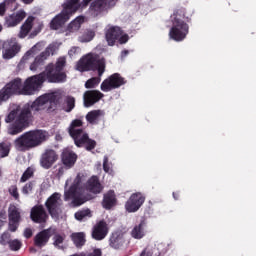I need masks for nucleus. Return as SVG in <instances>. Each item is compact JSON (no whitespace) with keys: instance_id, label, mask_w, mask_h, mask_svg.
I'll use <instances>...</instances> for the list:
<instances>
[{"instance_id":"1","label":"nucleus","mask_w":256,"mask_h":256,"mask_svg":"<svg viewBox=\"0 0 256 256\" xmlns=\"http://www.w3.org/2000/svg\"><path fill=\"white\" fill-rule=\"evenodd\" d=\"M83 181H85L84 174H78L74 181L71 179L66 181L64 199L65 201H72V207H80L83 203L93 199L92 195H97L103 191V186L97 176L88 179L84 186Z\"/></svg>"},{"instance_id":"2","label":"nucleus","mask_w":256,"mask_h":256,"mask_svg":"<svg viewBox=\"0 0 256 256\" xmlns=\"http://www.w3.org/2000/svg\"><path fill=\"white\" fill-rule=\"evenodd\" d=\"M46 103H50L48 94L39 96L35 102L25 104L23 107L13 105L11 111L5 117V123H13L8 129V133L10 135L21 133L29 125L31 113L45 109Z\"/></svg>"},{"instance_id":"3","label":"nucleus","mask_w":256,"mask_h":256,"mask_svg":"<svg viewBox=\"0 0 256 256\" xmlns=\"http://www.w3.org/2000/svg\"><path fill=\"white\" fill-rule=\"evenodd\" d=\"M79 1L80 0H67L63 4V10L61 13L56 15L50 22L51 29L63 33L65 31V29H63V25L71 19V15L77 13V11L83 10L84 7L89 5L91 2V0H83L81 3H79Z\"/></svg>"},{"instance_id":"4","label":"nucleus","mask_w":256,"mask_h":256,"mask_svg":"<svg viewBox=\"0 0 256 256\" xmlns=\"http://www.w3.org/2000/svg\"><path fill=\"white\" fill-rule=\"evenodd\" d=\"M187 21H189V18L185 16V9L174 10L171 15L172 27L169 31V38L177 42L184 41L189 34V24H187Z\"/></svg>"},{"instance_id":"5","label":"nucleus","mask_w":256,"mask_h":256,"mask_svg":"<svg viewBox=\"0 0 256 256\" xmlns=\"http://www.w3.org/2000/svg\"><path fill=\"white\" fill-rule=\"evenodd\" d=\"M49 139V133L44 130H32L22 134L15 142V148L18 151H29L43 145Z\"/></svg>"},{"instance_id":"6","label":"nucleus","mask_w":256,"mask_h":256,"mask_svg":"<svg viewBox=\"0 0 256 256\" xmlns=\"http://www.w3.org/2000/svg\"><path fill=\"white\" fill-rule=\"evenodd\" d=\"M76 71L83 73L85 71H95L98 70V75L101 77L105 73V60L99 59L97 54L89 53L84 55L75 66Z\"/></svg>"},{"instance_id":"7","label":"nucleus","mask_w":256,"mask_h":256,"mask_svg":"<svg viewBox=\"0 0 256 256\" xmlns=\"http://www.w3.org/2000/svg\"><path fill=\"white\" fill-rule=\"evenodd\" d=\"M82 125L83 122L80 119L73 120L69 127L70 136L74 139L76 147H83L85 145L87 151H91L95 149L96 142L89 139L87 133L79 129Z\"/></svg>"},{"instance_id":"8","label":"nucleus","mask_w":256,"mask_h":256,"mask_svg":"<svg viewBox=\"0 0 256 256\" xmlns=\"http://www.w3.org/2000/svg\"><path fill=\"white\" fill-rule=\"evenodd\" d=\"M66 63L67 60L65 57H60L55 66H53V64L47 66L44 73L49 83H64V81L67 80V75L63 72Z\"/></svg>"},{"instance_id":"9","label":"nucleus","mask_w":256,"mask_h":256,"mask_svg":"<svg viewBox=\"0 0 256 256\" xmlns=\"http://www.w3.org/2000/svg\"><path fill=\"white\" fill-rule=\"evenodd\" d=\"M45 81H47L45 72L28 77L22 84L23 95H35V93L41 89Z\"/></svg>"},{"instance_id":"10","label":"nucleus","mask_w":256,"mask_h":256,"mask_svg":"<svg viewBox=\"0 0 256 256\" xmlns=\"http://www.w3.org/2000/svg\"><path fill=\"white\" fill-rule=\"evenodd\" d=\"M31 29H33L31 37H35V35L41 33V29H43V23L35 21V18L33 16H29L20 27L18 37L20 39H25V37H27L31 32Z\"/></svg>"},{"instance_id":"11","label":"nucleus","mask_w":256,"mask_h":256,"mask_svg":"<svg viewBox=\"0 0 256 256\" xmlns=\"http://www.w3.org/2000/svg\"><path fill=\"white\" fill-rule=\"evenodd\" d=\"M106 41L110 47H113L116 41H119V43L123 45L129 41V35L125 34L121 28L111 26L106 31Z\"/></svg>"},{"instance_id":"12","label":"nucleus","mask_w":256,"mask_h":256,"mask_svg":"<svg viewBox=\"0 0 256 256\" xmlns=\"http://www.w3.org/2000/svg\"><path fill=\"white\" fill-rule=\"evenodd\" d=\"M145 203V194L135 192L130 195L125 203V210L127 213H137Z\"/></svg>"},{"instance_id":"13","label":"nucleus","mask_w":256,"mask_h":256,"mask_svg":"<svg viewBox=\"0 0 256 256\" xmlns=\"http://www.w3.org/2000/svg\"><path fill=\"white\" fill-rule=\"evenodd\" d=\"M117 0H94L90 5V15L92 17H99L103 15L109 9V7H115Z\"/></svg>"},{"instance_id":"14","label":"nucleus","mask_w":256,"mask_h":256,"mask_svg":"<svg viewBox=\"0 0 256 256\" xmlns=\"http://www.w3.org/2000/svg\"><path fill=\"white\" fill-rule=\"evenodd\" d=\"M61 205H63V201L61 200V194L59 193H54L47 199L46 207L51 217L57 218L61 215Z\"/></svg>"},{"instance_id":"15","label":"nucleus","mask_w":256,"mask_h":256,"mask_svg":"<svg viewBox=\"0 0 256 256\" xmlns=\"http://www.w3.org/2000/svg\"><path fill=\"white\" fill-rule=\"evenodd\" d=\"M122 85H125V79L119 74H113L102 82L100 89L104 93H109L113 89H119Z\"/></svg>"},{"instance_id":"16","label":"nucleus","mask_w":256,"mask_h":256,"mask_svg":"<svg viewBox=\"0 0 256 256\" xmlns=\"http://www.w3.org/2000/svg\"><path fill=\"white\" fill-rule=\"evenodd\" d=\"M21 46L17 43L16 39L8 40L4 43V50L2 52L3 59H13L19 51Z\"/></svg>"},{"instance_id":"17","label":"nucleus","mask_w":256,"mask_h":256,"mask_svg":"<svg viewBox=\"0 0 256 256\" xmlns=\"http://www.w3.org/2000/svg\"><path fill=\"white\" fill-rule=\"evenodd\" d=\"M27 17V12L25 10H18L5 17L4 25L5 27H17Z\"/></svg>"},{"instance_id":"18","label":"nucleus","mask_w":256,"mask_h":256,"mask_svg":"<svg viewBox=\"0 0 256 256\" xmlns=\"http://www.w3.org/2000/svg\"><path fill=\"white\" fill-rule=\"evenodd\" d=\"M57 159H59V157L55 151L46 150L40 158V165L43 167V169H51Z\"/></svg>"},{"instance_id":"19","label":"nucleus","mask_w":256,"mask_h":256,"mask_svg":"<svg viewBox=\"0 0 256 256\" xmlns=\"http://www.w3.org/2000/svg\"><path fill=\"white\" fill-rule=\"evenodd\" d=\"M107 233H109L107 223L105 221H100L94 226L92 230V237L96 241H103V239L107 237Z\"/></svg>"},{"instance_id":"20","label":"nucleus","mask_w":256,"mask_h":256,"mask_svg":"<svg viewBox=\"0 0 256 256\" xmlns=\"http://www.w3.org/2000/svg\"><path fill=\"white\" fill-rule=\"evenodd\" d=\"M57 51V46L50 45L44 52L40 54V56L36 57L34 63L30 65V71H35L39 65H41L45 59L49 57V55H53Z\"/></svg>"},{"instance_id":"21","label":"nucleus","mask_w":256,"mask_h":256,"mask_svg":"<svg viewBox=\"0 0 256 256\" xmlns=\"http://www.w3.org/2000/svg\"><path fill=\"white\" fill-rule=\"evenodd\" d=\"M85 23V17L78 16L72 20L67 27L62 31L66 37H71L73 33H77L81 29V25Z\"/></svg>"},{"instance_id":"22","label":"nucleus","mask_w":256,"mask_h":256,"mask_svg":"<svg viewBox=\"0 0 256 256\" xmlns=\"http://www.w3.org/2000/svg\"><path fill=\"white\" fill-rule=\"evenodd\" d=\"M85 23V17L78 16L72 20L67 27L62 31L66 37H71L73 33H77L81 29V25Z\"/></svg>"},{"instance_id":"23","label":"nucleus","mask_w":256,"mask_h":256,"mask_svg":"<svg viewBox=\"0 0 256 256\" xmlns=\"http://www.w3.org/2000/svg\"><path fill=\"white\" fill-rule=\"evenodd\" d=\"M147 235V222L142 220L139 224H136L130 230V236L132 239L141 240Z\"/></svg>"},{"instance_id":"24","label":"nucleus","mask_w":256,"mask_h":256,"mask_svg":"<svg viewBox=\"0 0 256 256\" xmlns=\"http://www.w3.org/2000/svg\"><path fill=\"white\" fill-rule=\"evenodd\" d=\"M127 245V240L125 239V234L121 232H115L110 238V247L112 249H125Z\"/></svg>"},{"instance_id":"25","label":"nucleus","mask_w":256,"mask_h":256,"mask_svg":"<svg viewBox=\"0 0 256 256\" xmlns=\"http://www.w3.org/2000/svg\"><path fill=\"white\" fill-rule=\"evenodd\" d=\"M100 99H103V93L97 90L87 91L84 94V106L91 107L95 105Z\"/></svg>"},{"instance_id":"26","label":"nucleus","mask_w":256,"mask_h":256,"mask_svg":"<svg viewBox=\"0 0 256 256\" xmlns=\"http://www.w3.org/2000/svg\"><path fill=\"white\" fill-rule=\"evenodd\" d=\"M30 217L34 223H45L47 221V213L43 206H34L31 210Z\"/></svg>"},{"instance_id":"27","label":"nucleus","mask_w":256,"mask_h":256,"mask_svg":"<svg viewBox=\"0 0 256 256\" xmlns=\"http://www.w3.org/2000/svg\"><path fill=\"white\" fill-rule=\"evenodd\" d=\"M77 162V154L73 151L69 150L68 148L64 149L62 152V163L68 169H71L73 165Z\"/></svg>"},{"instance_id":"28","label":"nucleus","mask_w":256,"mask_h":256,"mask_svg":"<svg viewBox=\"0 0 256 256\" xmlns=\"http://www.w3.org/2000/svg\"><path fill=\"white\" fill-rule=\"evenodd\" d=\"M11 95H23V82L17 78L5 85Z\"/></svg>"},{"instance_id":"29","label":"nucleus","mask_w":256,"mask_h":256,"mask_svg":"<svg viewBox=\"0 0 256 256\" xmlns=\"http://www.w3.org/2000/svg\"><path fill=\"white\" fill-rule=\"evenodd\" d=\"M52 233H55V231L48 229L37 234L35 237V245H37V247H43V245H46Z\"/></svg>"},{"instance_id":"30","label":"nucleus","mask_w":256,"mask_h":256,"mask_svg":"<svg viewBox=\"0 0 256 256\" xmlns=\"http://www.w3.org/2000/svg\"><path fill=\"white\" fill-rule=\"evenodd\" d=\"M116 205H117V197L115 196V192L109 191L104 195L102 207H104V209H111Z\"/></svg>"},{"instance_id":"31","label":"nucleus","mask_w":256,"mask_h":256,"mask_svg":"<svg viewBox=\"0 0 256 256\" xmlns=\"http://www.w3.org/2000/svg\"><path fill=\"white\" fill-rule=\"evenodd\" d=\"M43 49V45L36 44L34 47L31 48L30 51H28L22 58L21 63H29L30 61H33V57L39 53Z\"/></svg>"},{"instance_id":"32","label":"nucleus","mask_w":256,"mask_h":256,"mask_svg":"<svg viewBox=\"0 0 256 256\" xmlns=\"http://www.w3.org/2000/svg\"><path fill=\"white\" fill-rule=\"evenodd\" d=\"M104 115L105 112L103 110H92L86 115V120L88 121V123L95 124Z\"/></svg>"},{"instance_id":"33","label":"nucleus","mask_w":256,"mask_h":256,"mask_svg":"<svg viewBox=\"0 0 256 256\" xmlns=\"http://www.w3.org/2000/svg\"><path fill=\"white\" fill-rule=\"evenodd\" d=\"M74 217L77 221H85V219H91V217H93V211L89 208H85L76 212Z\"/></svg>"},{"instance_id":"34","label":"nucleus","mask_w":256,"mask_h":256,"mask_svg":"<svg viewBox=\"0 0 256 256\" xmlns=\"http://www.w3.org/2000/svg\"><path fill=\"white\" fill-rule=\"evenodd\" d=\"M95 39V31L86 30L80 36H78L79 43H91Z\"/></svg>"},{"instance_id":"35","label":"nucleus","mask_w":256,"mask_h":256,"mask_svg":"<svg viewBox=\"0 0 256 256\" xmlns=\"http://www.w3.org/2000/svg\"><path fill=\"white\" fill-rule=\"evenodd\" d=\"M8 217L9 219H14L16 221H21V212L19 208L15 204H11L8 209Z\"/></svg>"},{"instance_id":"36","label":"nucleus","mask_w":256,"mask_h":256,"mask_svg":"<svg viewBox=\"0 0 256 256\" xmlns=\"http://www.w3.org/2000/svg\"><path fill=\"white\" fill-rule=\"evenodd\" d=\"M71 239L76 247H83V245H85V233L83 232L73 233Z\"/></svg>"},{"instance_id":"37","label":"nucleus","mask_w":256,"mask_h":256,"mask_svg":"<svg viewBox=\"0 0 256 256\" xmlns=\"http://www.w3.org/2000/svg\"><path fill=\"white\" fill-rule=\"evenodd\" d=\"M49 96V102L52 105H59L61 103V99H63V92L56 91L53 93H48Z\"/></svg>"},{"instance_id":"38","label":"nucleus","mask_w":256,"mask_h":256,"mask_svg":"<svg viewBox=\"0 0 256 256\" xmlns=\"http://www.w3.org/2000/svg\"><path fill=\"white\" fill-rule=\"evenodd\" d=\"M11 97H13V94H11L8 90L7 87H3L0 90V105H3V103H5V101H9V99H11Z\"/></svg>"},{"instance_id":"39","label":"nucleus","mask_w":256,"mask_h":256,"mask_svg":"<svg viewBox=\"0 0 256 256\" xmlns=\"http://www.w3.org/2000/svg\"><path fill=\"white\" fill-rule=\"evenodd\" d=\"M9 151H11V145L8 143H1L0 144V159L3 157H7L9 155Z\"/></svg>"},{"instance_id":"40","label":"nucleus","mask_w":256,"mask_h":256,"mask_svg":"<svg viewBox=\"0 0 256 256\" xmlns=\"http://www.w3.org/2000/svg\"><path fill=\"white\" fill-rule=\"evenodd\" d=\"M21 191L26 196L31 195V193L35 191V184L33 182H29L22 187Z\"/></svg>"},{"instance_id":"41","label":"nucleus","mask_w":256,"mask_h":256,"mask_svg":"<svg viewBox=\"0 0 256 256\" xmlns=\"http://www.w3.org/2000/svg\"><path fill=\"white\" fill-rule=\"evenodd\" d=\"M140 256H161L157 248H146Z\"/></svg>"},{"instance_id":"42","label":"nucleus","mask_w":256,"mask_h":256,"mask_svg":"<svg viewBox=\"0 0 256 256\" xmlns=\"http://www.w3.org/2000/svg\"><path fill=\"white\" fill-rule=\"evenodd\" d=\"M103 169L105 173L113 175V168H111V164L109 163V158L107 156L103 158Z\"/></svg>"},{"instance_id":"43","label":"nucleus","mask_w":256,"mask_h":256,"mask_svg":"<svg viewBox=\"0 0 256 256\" xmlns=\"http://www.w3.org/2000/svg\"><path fill=\"white\" fill-rule=\"evenodd\" d=\"M101 83V78H91L85 83L86 89H93L95 85H99Z\"/></svg>"},{"instance_id":"44","label":"nucleus","mask_w":256,"mask_h":256,"mask_svg":"<svg viewBox=\"0 0 256 256\" xmlns=\"http://www.w3.org/2000/svg\"><path fill=\"white\" fill-rule=\"evenodd\" d=\"M68 55L71 59L77 57V55H81V48L77 46L71 47L68 50Z\"/></svg>"},{"instance_id":"45","label":"nucleus","mask_w":256,"mask_h":256,"mask_svg":"<svg viewBox=\"0 0 256 256\" xmlns=\"http://www.w3.org/2000/svg\"><path fill=\"white\" fill-rule=\"evenodd\" d=\"M11 241V234H9L8 232L3 233L0 237L1 245H9Z\"/></svg>"},{"instance_id":"46","label":"nucleus","mask_w":256,"mask_h":256,"mask_svg":"<svg viewBox=\"0 0 256 256\" xmlns=\"http://www.w3.org/2000/svg\"><path fill=\"white\" fill-rule=\"evenodd\" d=\"M8 245L11 251H19L21 249V241L17 239L10 241Z\"/></svg>"},{"instance_id":"47","label":"nucleus","mask_w":256,"mask_h":256,"mask_svg":"<svg viewBox=\"0 0 256 256\" xmlns=\"http://www.w3.org/2000/svg\"><path fill=\"white\" fill-rule=\"evenodd\" d=\"M33 177V168H28L21 177V182L25 183V181H28V179H31Z\"/></svg>"},{"instance_id":"48","label":"nucleus","mask_w":256,"mask_h":256,"mask_svg":"<svg viewBox=\"0 0 256 256\" xmlns=\"http://www.w3.org/2000/svg\"><path fill=\"white\" fill-rule=\"evenodd\" d=\"M19 221L21 220L9 219V231L15 233L19 227Z\"/></svg>"},{"instance_id":"49","label":"nucleus","mask_w":256,"mask_h":256,"mask_svg":"<svg viewBox=\"0 0 256 256\" xmlns=\"http://www.w3.org/2000/svg\"><path fill=\"white\" fill-rule=\"evenodd\" d=\"M67 109L66 111L69 113L70 111H73V108L75 107V98L69 97L66 100Z\"/></svg>"},{"instance_id":"50","label":"nucleus","mask_w":256,"mask_h":256,"mask_svg":"<svg viewBox=\"0 0 256 256\" xmlns=\"http://www.w3.org/2000/svg\"><path fill=\"white\" fill-rule=\"evenodd\" d=\"M9 193L14 199H19V190H17V186H11L9 188Z\"/></svg>"},{"instance_id":"51","label":"nucleus","mask_w":256,"mask_h":256,"mask_svg":"<svg viewBox=\"0 0 256 256\" xmlns=\"http://www.w3.org/2000/svg\"><path fill=\"white\" fill-rule=\"evenodd\" d=\"M54 245L55 247H58L59 249H61V245H63V237L60 235H56L54 236Z\"/></svg>"},{"instance_id":"52","label":"nucleus","mask_w":256,"mask_h":256,"mask_svg":"<svg viewBox=\"0 0 256 256\" xmlns=\"http://www.w3.org/2000/svg\"><path fill=\"white\" fill-rule=\"evenodd\" d=\"M7 11L5 2L0 3V17H3Z\"/></svg>"},{"instance_id":"53","label":"nucleus","mask_w":256,"mask_h":256,"mask_svg":"<svg viewBox=\"0 0 256 256\" xmlns=\"http://www.w3.org/2000/svg\"><path fill=\"white\" fill-rule=\"evenodd\" d=\"M33 235V231L31 230V228H26L24 230V237H26V239H29V237H31Z\"/></svg>"},{"instance_id":"54","label":"nucleus","mask_w":256,"mask_h":256,"mask_svg":"<svg viewBox=\"0 0 256 256\" xmlns=\"http://www.w3.org/2000/svg\"><path fill=\"white\" fill-rule=\"evenodd\" d=\"M86 256H101V249H95L91 255L86 254Z\"/></svg>"},{"instance_id":"55","label":"nucleus","mask_w":256,"mask_h":256,"mask_svg":"<svg viewBox=\"0 0 256 256\" xmlns=\"http://www.w3.org/2000/svg\"><path fill=\"white\" fill-rule=\"evenodd\" d=\"M3 227H5V220L0 219V231L3 229Z\"/></svg>"},{"instance_id":"56","label":"nucleus","mask_w":256,"mask_h":256,"mask_svg":"<svg viewBox=\"0 0 256 256\" xmlns=\"http://www.w3.org/2000/svg\"><path fill=\"white\" fill-rule=\"evenodd\" d=\"M26 5H29L30 3H33V0H22Z\"/></svg>"},{"instance_id":"57","label":"nucleus","mask_w":256,"mask_h":256,"mask_svg":"<svg viewBox=\"0 0 256 256\" xmlns=\"http://www.w3.org/2000/svg\"><path fill=\"white\" fill-rule=\"evenodd\" d=\"M15 1H16V0H5L4 3H5V5H6V3L9 5V3H15Z\"/></svg>"},{"instance_id":"58","label":"nucleus","mask_w":256,"mask_h":256,"mask_svg":"<svg viewBox=\"0 0 256 256\" xmlns=\"http://www.w3.org/2000/svg\"><path fill=\"white\" fill-rule=\"evenodd\" d=\"M173 198H174V199H179V194L173 193Z\"/></svg>"},{"instance_id":"59","label":"nucleus","mask_w":256,"mask_h":256,"mask_svg":"<svg viewBox=\"0 0 256 256\" xmlns=\"http://www.w3.org/2000/svg\"><path fill=\"white\" fill-rule=\"evenodd\" d=\"M3 31V26L0 24V32Z\"/></svg>"}]
</instances>
